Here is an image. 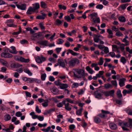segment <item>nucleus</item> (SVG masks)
Segmentation results:
<instances>
[{
	"instance_id": "f257e3e1",
	"label": "nucleus",
	"mask_w": 132,
	"mask_h": 132,
	"mask_svg": "<svg viewBox=\"0 0 132 132\" xmlns=\"http://www.w3.org/2000/svg\"><path fill=\"white\" fill-rule=\"evenodd\" d=\"M75 72H74V76L78 78L85 77V72L84 70L81 69H76Z\"/></svg>"
},
{
	"instance_id": "f03ea898",
	"label": "nucleus",
	"mask_w": 132,
	"mask_h": 132,
	"mask_svg": "<svg viewBox=\"0 0 132 132\" xmlns=\"http://www.w3.org/2000/svg\"><path fill=\"white\" fill-rule=\"evenodd\" d=\"M77 63V64L80 63L79 60L76 58H73L70 60L68 63L69 66L70 67H74L76 63Z\"/></svg>"
},
{
	"instance_id": "7ed1b4c3",
	"label": "nucleus",
	"mask_w": 132,
	"mask_h": 132,
	"mask_svg": "<svg viewBox=\"0 0 132 132\" xmlns=\"http://www.w3.org/2000/svg\"><path fill=\"white\" fill-rule=\"evenodd\" d=\"M102 91L103 92V90H102L101 91V92L103 93L106 97L109 96L113 97L114 96L115 91L114 90L104 91L103 92H102Z\"/></svg>"
},
{
	"instance_id": "20e7f679",
	"label": "nucleus",
	"mask_w": 132,
	"mask_h": 132,
	"mask_svg": "<svg viewBox=\"0 0 132 132\" xmlns=\"http://www.w3.org/2000/svg\"><path fill=\"white\" fill-rule=\"evenodd\" d=\"M1 55L2 57H4L5 58H10L12 57V54L6 52L2 53Z\"/></svg>"
},
{
	"instance_id": "39448f33",
	"label": "nucleus",
	"mask_w": 132,
	"mask_h": 132,
	"mask_svg": "<svg viewBox=\"0 0 132 132\" xmlns=\"http://www.w3.org/2000/svg\"><path fill=\"white\" fill-rule=\"evenodd\" d=\"M16 6L19 9L21 10H25L26 9V5L25 4H21V5L16 4Z\"/></svg>"
},
{
	"instance_id": "423d86ee",
	"label": "nucleus",
	"mask_w": 132,
	"mask_h": 132,
	"mask_svg": "<svg viewBox=\"0 0 132 132\" xmlns=\"http://www.w3.org/2000/svg\"><path fill=\"white\" fill-rule=\"evenodd\" d=\"M100 90H98L94 92V94L96 98H100L102 96V95L100 93Z\"/></svg>"
},
{
	"instance_id": "0eeeda50",
	"label": "nucleus",
	"mask_w": 132,
	"mask_h": 132,
	"mask_svg": "<svg viewBox=\"0 0 132 132\" xmlns=\"http://www.w3.org/2000/svg\"><path fill=\"white\" fill-rule=\"evenodd\" d=\"M36 9L34 7L33 8L31 7H30L27 11V13L29 15L31 14V12H34L36 11Z\"/></svg>"
},
{
	"instance_id": "6e6552de",
	"label": "nucleus",
	"mask_w": 132,
	"mask_h": 132,
	"mask_svg": "<svg viewBox=\"0 0 132 132\" xmlns=\"http://www.w3.org/2000/svg\"><path fill=\"white\" fill-rule=\"evenodd\" d=\"M41 32H39L34 34L32 35V36L34 37H36L37 38H39L41 36H42V38H44V36L42 34Z\"/></svg>"
},
{
	"instance_id": "1a4fd4ad",
	"label": "nucleus",
	"mask_w": 132,
	"mask_h": 132,
	"mask_svg": "<svg viewBox=\"0 0 132 132\" xmlns=\"http://www.w3.org/2000/svg\"><path fill=\"white\" fill-rule=\"evenodd\" d=\"M52 92L54 94L57 95L59 93V90L55 87H53L52 89H51Z\"/></svg>"
},
{
	"instance_id": "9d476101",
	"label": "nucleus",
	"mask_w": 132,
	"mask_h": 132,
	"mask_svg": "<svg viewBox=\"0 0 132 132\" xmlns=\"http://www.w3.org/2000/svg\"><path fill=\"white\" fill-rule=\"evenodd\" d=\"M125 79H126L124 78L120 79L119 84L120 87H122L125 85L124 81Z\"/></svg>"
},
{
	"instance_id": "9b49d317",
	"label": "nucleus",
	"mask_w": 132,
	"mask_h": 132,
	"mask_svg": "<svg viewBox=\"0 0 132 132\" xmlns=\"http://www.w3.org/2000/svg\"><path fill=\"white\" fill-rule=\"evenodd\" d=\"M42 15H38L36 17V18L38 19H44L47 15L44 13H42Z\"/></svg>"
},
{
	"instance_id": "f8f14e48",
	"label": "nucleus",
	"mask_w": 132,
	"mask_h": 132,
	"mask_svg": "<svg viewBox=\"0 0 132 132\" xmlns=\"http://www.w3.org/2000/svg\"><path fill=\"white\" fill-rule=\"evenodd\" d=\"M58 62L60 66L63 68L65 67V64L63 60L59 59L58 60Z\"/></svg>"
},
{
	"instance_id": "ddd939ff",
	"label": "nucleus",
	"mask_w": 132,
	"mask_h": 132,
	"mask_svg": "<svg viewBox=\"0 0 132 132\" xmlns=\"http://www.w3.org/2000/svg\"><path fill=\"white\" fill-rule=\"evenodd\" d=\"M10 48L12 49L13 51L9 50V52L11 53L12 54H16L17 52L16 51L15 47L14 46H12Z\"/></svg>"
},
{
	"instance_id": "4468645a",
	"label": "nucleus",
	"mask_w": 132,
	"mask_h": 132,
	"mask_svg": "<svg viewBox=\"0 0 132 132\" xmlns=\"http://www.w3.org/2000/svg\"><path fill=\"white\" fill-rule=\"evenodd\" d=\"M48 42L47 40L41 41L37 42V43L39 44L43 45L45 46H47Z\"/></svg>"
},
{
	"instance_id": "2eb2a0df",
	"label": "nucleus",
	"mask_w": 132,
	"mask_h": 132,
	"mask_svg": "<svg viewBox=\"0 0 132 132\" xmlns=\"http://www.w3.org/2000/svg\"><path fill=\"white\" fill-rule=\"evenodd\" d=\"M116 94L118 98L119 99H121L122 98V95L121 93V91L120 90L118 89L117 90Z\"/></svg>"
},
{
	"instance_id": "dca6fc26",
	"label": "nucleus",
	"mask_w": 132,
	"mask_h": 132,
	"mask_svg": "<svg viewBox=\"0 0 132 132\" xmlns=\"http://www.w3.org/2000/svg\"><path fill=\"white\" fill-rule=\"evenodd\" d=\"M23 80L26 81H29V82L31 83L34 82V79H31L30 78H27L26 77H24L23 78Z\"/></svg>"
},
{
	"instance_id": "f3484780",
	"label": "nucleus",
	"mask_w": 132,
	"mask_h": 132,
	"mask_svg": "<svg viewBox=\"0 0 132 132\" xmlns=\"http://www.w3.org/2000/svg\"><path fill=\"white\" fill-rule=\"evenodd\" d=\"M109 126L110 128L113 130L116 129L117 127L116 125L112 123H110Z\"/></svg>"
},
{
	"instance_id": "a211bd4d",
	"label": "nucleus",
	"mask_w": 132,
	"mask_h": 132,
	"mask_svg": "<svg viewBox=\"0 0 132 132\" xmlns=\"http://www.w3.org/2000/svg\"><path fill=\"white\" fill-rule=\"evenodd\" d=\"M60 87L61 89H64L67 88L68 86L67 84L61 83Z\"/></svg>"
},
{
	"instance_id": "6ab92c4d",
	"label": "nucleus",
	"mask_w": 132,
	"mask_h": 132,
	"mask_svg": "<svg viewBox=\"0 0 132 132\" xmlns=\"http://www.w3.org/2000/svg\"><path fill=\"white\" fill-rule=\"evenodd\" d=\"M86 69L88 72L89 73L91 74H92L94 72V71L89 66L86 67Z\"/></svg>"
},
{
	"instance_id": "aec40b11",
	"label": "nucleus",
	"mask_w": 132,
	"mask_h": 132,
	"mask_svg": "<svg viewBox=\"0 0 132 132\" xmlns=\"http://www.w3.org/2000/svg\"><path fill=\"white\" fill-rule=\"evenodd\" d=\"M68 51L72 55L74 56H77L79 54V53L74 52L72 50H71L69 49L68 50Z\"/></svg>"
},
{
	"instance_id": "412c9836",
	"label": "nucleus",
	"mask_w": 132,
	"mask_h": 132,
	"mask_svg": "<svg viewBox=\"0 0 132 132\" xmlns=\"http://www.w3.org/2000/svg\"><path fill=\"white\" fill-rule=\"evenodd\" d=\"M94 35L95 36V38H94V40L95 42L98 43V41L100 40V39L99 38V36H98V35L95 34Z\"/></svg>"
},
{
	"instance_id": "4be33fe9",
	"label": "nucleus",
	"mask_w": 132,
	"mask_h": 132,
	"mask_svg": "<svg viewBox=\"0 0 132 132\" xmlns=\"http://www.w3.org/2000/svg\"><path fill=\"white\" fill-rule=\"evenodd\" d=\"M24 71L28 74V75L30 76L32 75V73L28 69H24L23 70Z\"/></svg>"
},
{
	"instance_id": "5701e85b",
	"label": "nucleus",
	"mask_w": 132,
	"mask_h": 132,
	"mask_svg": "<svg viewBox=\"0 0 132 132\" xmlns=\"http://www.w3.org/2000/svg\"><path fill=\"white\" fill-rule=\"evenodd\" d=\"M70 104L69 103H67L65 104V108L68 111H70L71 109V108L69 106Z\"/></svg>"
},
{
	"instance_id": "b1692460",
	"label": "nucleus",
	"mask_w": 132,
	"mask_h": 132,
	"mask_svg": "<svg viewBox=\"0 0 132 132\" xmlns=\"http://www.w3.org/2000/svg\"><path fill=\"white\" fill-rule=\"evenodd\" d=\"M54 109H50L48 110L45 111L44 112V115H46L47 114H50L52 111H54Z\"/></svg>"
},
{
	"instance_id": "393cba45",
	"label": "nucleus",
	"mask_w": 132,
	"mask_h": 132,
	"mask_svg": "<svg viewBox=\"0 0 132 132\" xmlns=\"http://www.w3.org/2000/svg\"><path fill=\"white\" fill-rule=\"evenodd\" d=\"M40 5L42 7L46 9L47 8V6L46 4L44 2H40Z\"/></svg>"
},
{
	"instance_id": "a878e982",
	"label": "nucleus",
	"mask_w": 132,
	"mask_h": 132,
	"mask_svg": "<svg viewBox=\"0 0 132 132\" xmlns=\"http://www.w3.org/2000/svg\"><path fill=\"white\" fill-rule=\"evenodd\" d=\"M89 16L90 17H91V19H93V18H94V17H97V14L95 13H92L90 14L89 15Z\"/></svg>"
},
{
	"instance_id": "bb28decb",
	"label": "nucleus",
	"mask_w": 132,
	"mask_h": 132,
	"mask_svg": "<svg viewBox=\"0 0 132 132\" xmlns=\"http://www.w3.org/2000/svg\"><path fill=\"white\" fill-rule=\"evenodd\" d=\"M104 87L105 89H108L110 88H112L113 87L112 85L108 83L105 84Z\"/></svg>"
},
{
	"instance_id": "cd10ccee",
	"label": "nucleus",
	"mask_w": 132,
	"mask_h": 132,
	"mask_svg": "<svg viewBox=\"0 0 132 132\" xmlns=\"http://www.w3.org/2000/svg\"><path fill=\"white\" fill-rule=\"evenodd\" d=\"M93 21L95 23H99L100 22V20L99 17H96L95 18L93 19Z\"/></svg>"
},
{
	"instance_id": "c85d7f7f",
	"label": "nucleus",
	"mask_w": 132,
	"mask_h": 132,
	"mask_svg": "<svg viewBox=\"0 0 132 132\" xmlns=\"http://www.w3.org/2000/svg\"><path fill=\"white\" fill-rule=\"evenodd\" d=\"M82 110L83 109L82 108L80 109L79 110L76 111V114L78 116H80L81 114Z\"/></svg>"
},
{
	"instance_id": "c756f323",
	"label": "nucleus",
	"mask_w": 132,
	"mask_h": 132,
	"mask_svg": "<svg viewBox=\"0 0 132 132\" xmlns=\"http://www.w3.org/2000/svg\"><path fill=\"white\" fill-rule=\"evenodd\" d=\"M44 102L42 103L43 106L45 107L47 106L48 105V100H44Z\"/></svg>"
},
{
	"instance_id": "7c9ffc66",
	"label": "nucleus",
	"mask_w": 132,
	"mask_h": 132,
	"mask_svg": "<svg viewBox=\"0 0 132 132\" xmlns=\"http://www.w3.org/2000/svg\"><path fill=\"white\" fill-rule=\"evenodd\" d=\"M119 20L120 21L124 22L126 21V18L125 17L122 16L119 17L118 18Z\"/></svg>"
},
{
	"instance_id": "2f4dec72",
	"label": "nucleus",
	"mask_w": 132,
	"mask_h": 132,
	"mask_svg": "<svg viewBox=\"0 0 132 132\" xmlns=\"http://www.w3.org/2000/svg\"><path fill=\"white\" fill-rule=\"evenodd\" d=\"M94 120L95 122L97 123H100L101 122V119L98 117H95Z\"/></svg>"
},
{
	"instance_id": "473e14b6",
	"label": "nucleus",
	"mask_w": 132,
	"mask_h": 132,
	"mask_svg": "<svg viewBox=\"0 0 132 132\" xmlns=\"http://www.w3.org/2000/svg\"><path fill=\"white\" fill-rule=\"evenodd\" d=\"M125 111H126L128 114L132 116V110L130 109H126Z\"/></svg>"
},
{
	"instance_id": "72a5a7b5",
	"label": "nucleus",
	"mask_w": 132,
	"mask_h": 132,
	"mask_svg": "<svg viewBox=\"0 0 132 132\" xmlns=\"http://www.w3.org/2000/svg\"><path fill=\"white\" fill-rule=\"evenodd\" d=\"M21 59H22L21 62H22L24 63H28L29 62V59H25L22 57Z\"/></svg>"
},
{
	"instance_id": "f704fd0d",
	"label": "nucleus",
	"mask_w": 132,
	"mask_h": 132,
	"mask_svg": "<svg viewBox=\"0 0 132 132\" xmlns=\"http://www.w3.org/2000/svg\"><path fill=\"white\" fill-rule=\"evenodd\" d=\"M11 117L9 114H7L5 116L4 119L6 121L9 120L11 119Z\"/></svg>"
},
{
	"instance_id": "c9c22d12",
	"label": "nucleus",
	"mask_w": 132,
	"mask_h": 132,
	"mask_svg": "<svg viewBox=\"0 0 132 132\" xmlns=\"http://www.w3.org/2000/svg\"><path fill=\"white\" fill-rule=\"evenodd\" d=\"M58 6L60 9H63L64 10H65L66 9V7L65 6H63V5L60 4L58 5Z\"/></svg>"
},
{
	"instance_id": "e433bc0d",
	"label": "nucleus",
	"mask_w": 132,
	"mask_h": 132,
	"mask_svg": "<svg viewBox=\"0 0 132 132\" xmlns=\"http://www.w3.org/2000/svg\"><path fill=\"white\" fill-rule=\"evenodd\" d=\"M22 57L21 56H15L14 57V59L16 61H19L21 62V58Z\"/></svg>"
},
{
	"instance_id": "4c0bfd02",
	"label": "nucleus",
	"mask_w": 132,
	"mask_h": 132,
	"mask_svg": "<svg viewBox=\"0 0 132 132\" xmlns=\"http://www.w3.org/2000/svg\"><path fill=\"white\" fill-rule=\"evenodd\" d=\"M98 116L102 118H105L107 117L106 114L103 113L100 114Z\"/></svg>"
},
{
	"instance_id": "58836bf2",
	"label": "nucleus",
	"mask_w": 132,
	"mask_h": 132,
	"mask_svg": "<svg viewBox=\"0 0 132 132\" xmlns=\"http://www.w3.org/2000/svg\"><path fill=\"white\" fill-rule=\"evenodd\" d=\"M120 61L123 64H125L126 62V60L124 57H121Z\"/></svg>"
},
{
	"instance_id": "ea45409f",
	"label": "nucleus",
	"mask_w": 132,
	"mask_h": 132,
	"mask_svg": "<svg viewBox=\"0 0 132 132\" xmlns=\"http://www.w3.org/2000/svg\"><path fill=\"white\" fill-rule=\"evenodd\" d=\"M128 5V4L127 3L123 4L121 5V8L122 10H125Z\"/></svg>"
},
{
	"instance_id": "a19ab883",
	"label": "nucleus",
	"mask_w": 132,
	"mask_h": 132,
	"mask_svg": "<svg viewBox=\"0 0 132 132\" xmlns=\"http://www.w3.org/2000/svg\"><path fill=\"white\" fill-rule=\"evenodd\" d=\"M62 23V21L59 20V19H57L56 20L55 24L56 25H59L61 24Z\"/></svg>"
},
{
	"instance_id": "79ce46f5",
	"label": "nucleus",
	"mask_w": 132,
	"mask_h": 132,
	"mask_svg": "<svg viewBox=\"0 0 132 132\" xmlns=\"http://www.w3.org/2000/svg\"><path fill=\"white\" fill-rule=\"evenodd\" d=\"M51 127L50 126H49L46 129H42V130L45 132H48L50 129Z\"/></svg>"
},
{
	"instance_id": "37998d69",
	"label": "nucleus",
	"mask_w": 132,
	"mask_h": 132,
	"mask_svg": "<svg viewBox=\"0 0 132 132\" xmlns=\"http://www.w3.org/2000/svg\"><path fill=\"white\" fill-rule=\"evenodd\" d=\"M20 43L22 44H28V42L27 40L23 39L21 40L20 42Z\"/></svg>"
},
{
	"instance_id": "c03bdc74",
	"label": "nucleus",
	"mask_w": 132,
	"mask_h": 132,
	"mask_svg": "<svg viewBox=\"0 0 132 132\" xmlns=\"http://www.w3.org/2000/svg\"><path fill=\"white\" fill-rule=\"evenodd\" d=\"M46 77V75L45 73L42 74L41 76V79L43 81H44L45 80Z\"/></svg>"
},
{
	"instance_id": "a18cd8bd",
	"label": "nucleus",
	"mask_w": 132,
	"mask_h": 132,
	"mask_svg": "<svg viewBox=\"0 0 132 132\" xmlns=\"http://www.w3.org/2000/svg\"><path fill=\"white\" fill-rule=\"evenodd\" d=\"M58 42H57V44H61L64 42L63 40L61 39H58Z\"/></svg>"
},
{
	"instance_id": "49530a36",
	"label": "nucleus",
	"mask_w": 132,
	"mask_h": 132,
	"mask_svg": "<svg viewBox=\"0 0 132 132\" xmlns=\"http://www.w3.org/2000/svg\"><path fill=\"white\" fill-rule=\"evenodd\" d=\"M111 83L114 86L117 87V83L116 80H112L111 81Z\"/></svg>"
},
{
	"instance_id": "de8ad7c7",
	"label": "nucleus",
	"mask_w": 132,
	"mask_h": 132,
	"mask_svg": "<svg viewBox=\"0 0 132 132\" xmlns=\"http://www.w3.org/2000/svg\"><path fill=\"white\" fill-rule=\"evenodd\" d=\"M15 116L17 117H20L22 115V113L20 111L17 112L15 114Z\"/></svg>"
},
{
	"instance_id": "09e8293b",
	"label": "nucleus",
	"mask_w": 132,
	"mask_h": 132,
	"mask_svg": "<svg viewBox=\"0 0 132 132\" xmlns=\"http://www.w3.org/2000/svg\"><path fill=\"white\" fill-rule=\"evenodd\" d=\"M64 19L68 22H70L71 21V19L69 16H65Z\"/></svg>"
},
{
	"instance_id": "8fccbe9b",
	"label": "nucleus",
	"mask_w": 132,
	"mask_h": 132,
	"mask_svg": "<svg viewBox=\"0 0 132 132\" xmlns=\"http://www.w3.org/2000/svg\"><path fill=\"white\" fill-rule=\"evenodd\" d=\"M103 7V6L102 4H98L96 6V8L97 9H101Z\"/></svg>"
},
{
	"instance_id": "3c124183",
	"label": "nucleus",
	"mask_w": 132,
	"mask_h": 132,
	"mask_svg": "<svg viewBox=\"0 0 132 132\" xmlns=\"http://www.w3.org/2000/svg\"><path fill=\"white\" fill-rule=\"evenodd\" d=\"M104 53H108L109 52V50L108 47H105L104 46Z\"/></svg>"
},
{
	"instance_id": "603ef678",
	"label": "nucleus",
	"mask_w": 132,
	"mask_h": 132,
	"mask_svg": "<svg viewBox=\"0 0 132 132\" xmlns=\"http://www.w3.org/2000/svg\"><path fill=\"white\" fill-rule=\"evenodd\" d=\"M36 62L38 63H42V61H41V60L40 57H37L36 59Z\"/></svg>"
},
{
	"instance_id": "864d4df0",
	"label": "nucleus",
	"mask_w": 132,
	"mask_h": 132,
	"mask_svg": "<svg viewBox=\"0 0 132 132\" xmlns=\"http://www.w3.org/2000/svg\"><path fill=\"white\" fill-rule=\"evenodd\" d=\"M103 58L102 57L100 58L99 62L98 63L99 65H101L103 64Z\"/></svg>"
},
{
	"instance_id": "5fc2aeb1",
	"label": "nucleus",
	"mask_w": 132,
	"mask_h": 132,
	"mask_svg": "<svg viewBox=\"0 0 132 132\" xmlns=\"http://www.w3.org/2000/svg\"><path fill=\"white\" fill-rule=\"evenodd\" d=\"M36 111L38 113H40L41 112V110L39 109L38 106H36Z\"/></svg>"
},
{
	"instance_id": "6e6d98bb",
	"label": "nucleus",
	"mask_w": 132,
	"mask_h": 132,
	"mask_svg": "<svg viewBox=\"0 0 132 132\" xmlns=\"http://www.w3.org/2000/svg\"><path fill=\"white\" fill-rule=\"evenodd\" d=\"M60 80H58L57 81H55L54 82V83L55 85L57 86H60L61 85V83L59 81Z\"/></svg>"
},
{
	"instance_id": "4d7b16f0",
	"label": "nucleus",
	"mask_w": 132,
	"mask_h": 132,
	"mask_svg": "<svg viewBox=\"0 0 132 132\" xmlns=\"http://www.w3.org/2000/svg\"><path fill=\"white\" fill-rule=\"evenodd\" d=\"M39 25L41 29H45V27L43 26L42 23H39Z\"/></svg>"
},
{
	"instance_id": "13d9d810",
	"label": "nucleus",
	"mask_w": 132,
	"mask_h": 132,
	"mask_svg": "<svg viewBox=\"0 0 132 132\" xmlns=\"http://www.w3.org/2000/svg\"><path fill=\"white\" fill-rule=\"evenodd\" d=\"M25 93L27 96L29 97H31V94L30 92L26 91L25 92Z\"/></svg>"
},
{
	"instance_id": "bf43d9fd",
	"label": "nucleus",
	"mask_w": 132,
	"mask_h": 132,
	"mask_svg": "<svg viewBox=\"0 0 132 132\" xmlns=\"http://www.w3.org/2000/svg\"><path fill=\"white\" fill-rule=\"evenodd\" d=\"M116 35L118 37H120L123 35V34L120 31L117 32L116 34Z\"/></svg>"
},
{
	"instance_id": "052dcab7",
	"label": "nucleus",
	"mask_w": 132,
	"mask_h": 132,
	"mask_svg": "<svg viewBox=\"0 0 132 132\" xmlns=\"http://www.w3.org/2000/svg\"><path fill=\"white\" fill-rule=\"evenodd\" d=\"M37 118L40 121H42L44 119V117L43 116H38Z\"/></svg>"
},
{
	"instance_id": "680f3d73",
	"label": "nucleus",
	"mask_w": 132,
	"mask_h": 132,
	"mask_svg": "<svg viewBox=\"0 0 132 132\" xmlns=\"http://www.w3.org/2000/svg\"><path fill=\"white\" fill-rule=\"evenodd\" d=\"M49 60L50 62H52L54 63L56 62V60L53 58L51 57L49 58Z\"/></svg>"
},
{
	"instance_id": "e2e57ef3",
	"label": "nucleus",
	"mask_w": 132,
	"mask_h": 132,
	"mask_svg": "<svg viewBox=\"0 0 132 132\" xmlns=\"http://www.w3.org/2000/svg\"><path fill=\"white\" fill-rule=\"evenodd\" d=\"M123 125L127 127H130V125H129L128 122H124L123 123Z\"/></svg>"
},
{
	"instance_id": "0e129e2a",
	"label": "nucleus",
	"mask_w": 132,
	"mask_h": 132,
	"mask_svg": "<svg viewBox=\"0 0 132 132\" xmlns=\"http://www.w3.org/2000/svg\"><path fill=\"white\" fill-rule=\"evenodd\" d=\"M69 128L71 130H73L75 128V126L73 124L71 125H70Z\"/></svg>"
},
{
	"instance_id": "69168bd1",
	"label": "nucleus",
	"mask_w": 132,
	"mask_h": 132,
	"mask_svg": "<svg viewBox=\"0 0 132 132\" xmlns=\"http://www.w3.org/2000/svg\"><path fill=\"white\" fill-rule=\"evenodd\" d=\"M55 78L52 76H50L49 77V80L51 81H53L55 80Z\"/></svg>"
},
{
	"instance_id": "338daca9",
	"label": "nucleus",
	"mask_w": 132,
	"mask_h": 132,
	"mask_svg": "<svg viewBox=\"0 0 132 132\" xmlns=\"http://www.w3.org/2000/svg\"><path fill=\"white\" fill-rule=\"evenodd\" d=\"M37 10L39 8L40 5L39 3H36L35 4V6L34 7Z\"/></svg>"
},
{
	"instance_id": "774afa93",
	"label": "nucleus",
	"mask_w": 132,
	"mask_h": 132,
	"mask_svg": "<svg viewBox=\"0 0 132 132\" xmlns=\"http://www.w3.org/2000/svg\"><path fill=\"white\" fill-rule=\"evenodd\" d=\"M129 125H130L131 126L130 128L132 127V119H129V121L128 122Z\"/></svg>"
}]
</instances>
